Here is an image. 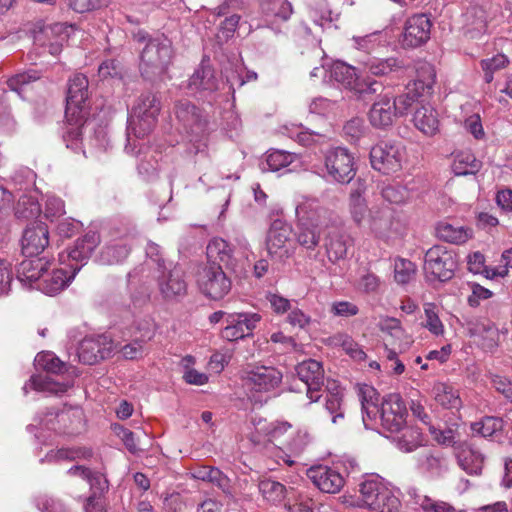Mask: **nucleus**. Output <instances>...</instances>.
Wrapping results in <instances>:
<instances>
[{
  "label": "nucleus",
  "instance_id": "nucleus-1",
  "mask_svg": "<svg viewBox=\"0 0 512 512\" xmlns=\"http://www.w3.org/2000/svg\"><path fill=\"white\" fill-rule=\"evenodd\" d=\"M174 115L178 129L186 135L190 142H198L209 133V116L200 107L187 99L174 104Z\"/></svg>",
  "mask_w": 512,
  "mask_h": 512
},
{
  "label": "nucleus",
  "instance_id": "nucleus-2",
  "mask_svg": "<svg viewBox=\"0 0 512 512\" xmlns=\"http://www.w3.org/2000/svg\"><path fill=\"white\" fill-rule=\"evenodd\" d=\"M161 110L159 97L152 93H142L132 109L128 126V140L133 134L136 138H144L152 132Z\"/></svg>",
  "mask_w": 512,
  "mask_h": 512
},
{
  "label": "nucleus",
  "instance_id": "nucleus-3",
  "mask_svg": "<svg viewBox=\"0 0 512 512\" xmlns=\"http://www.w3.org/2000/svg\"><path fill=\"white\" fill-rule=\"evenodd\" d=\"M173 57L171 41L166 37L150 39L141 53L140 71L146 78L163 75Z\"/></svg>",
  "mask_w": 512,
  "mask_h": 512
},
{
  "label": "nucleus",
  "instance_id": "nucleus-4",
  "mask_svg": "<svg viewBox=\"0 0 512 512\" xmlns=\"http://www.w3.org/2000/svg\"><path fill=\"white\" fill-rule=\"evenodd\" d=\"M359 492L365 506L378 512H398L400 500L380 477H370L360 484Z\"/></svg>",
  "mask_w": 512,
  "mask_h": 512
},
{
  "label": "nucleus",
  "instance_id": "nucleus-5",
  "mask_svg": "<svg viewBox=\"0 0 512 512\" xmlns=\"http://www.w3.org/2000/svg\"><path fill=\"white\" fill-rule=\"evenodd\" d=\"M405 147L396 141H380L370 150V163L373 169L383 175H391L402 169Z\"/></svg>",
  "mask_w": 512,
  "mask_h": 512
},
{
  "label": "nucleus",
  "instance_id": "nucleus-6",
  "mask_svg": "<svg viewBox=\"0 0 512 512\" xmlns=\"http://www.w3.org/2000/svg\"><path fill=\"white\" fill-rule=\"evenodd\" d=\"M457 258L453 250L443 245H434L428 249L424 258V271L433 279L448 281L454 276Z\"/></svg>",
  "mask_w": 512,
  "mask_h": 512
},
{
  "label": "nucleus",
  "instance_id": "nucleus-7",
  "mask_svg": "<svg viewBox=\"0 0 512 512\" xmlns=\"http://www.w3.org/2000/svg\"><path fill=\"white\" fill-rule=\"evenodd\" d=\"M199 290L209 299L220 300L231 290L232 282L221 265L206 264L197 275Z\"/></svg>",
  "mask_w": 512,
  "mask_h": 512
},
{
  "label": "nucleus",
  "instance_id": "nucleus-8",
  "mask_svg": "<svg viewBox=\"0 0 512 512\" xmlns=\"http://www.w3.org/2000/svg\"><path fill=\"white\" fill-rule=\"evenodd\" d=\"M88 78L81 73H76L68 80L66 97V118L76 122L86 119L88 110L86 102L89 97Z\"/></svg>",
  "mask_w": 512,
  "mask_h": 512
},
{
  "label": "nucleus",
  "instance_id": "nucleus-9",
  "mask_svg": "<svg viewBox=\"0 0 512 512\" xmlns=\"http://www.w3.org/2000/svg\"><path fill=\"white\" fill-rule=\"evenodd\" d=\"M296 223L302 221L307 226L330 228L336 225L337 217L329 209L323 207L318 199L303 197L295 208Z\"/></svg>",
  "mask_w": 512,
  "mask_h": 512
},
{
  "label": "nucleus",
  "instance_id": "nucleus-10",
  "mask_svg": "<svg viewBox=\"0 0 512 512\" xmlns=\"http://www.w3.org/2000/svg\"><path fill=\"white\" fill-rule=\"evenodd\" d=\"M328 176L339 183H349L356 174L354 157L347 148L333 147L324 153Z\"/></svg>",
  "mask_w": 512,
  "mask_h": 512
},
{
  "label": "nucleus",
  "instance_id": "nucleus-11",
  "mask_svg": "<svg viewBox=\"0 0 512 512\" xmlns=\"http://www.w3.org/2000/svg\"><path fill=\"white\" fill-rule=\"evenodd\" d=\"M292 227L281 219H275L268 231L266 247L268 254L278 260H284L294 253Z\"/></svg>",
  "mask_w": 512,
  "mask_h": 512
},
{
  "label": "nucleus",
  "instance_id": "nucleus-12",
  "mask_svg": "<svg viewBox=\"0 0 512 512\" xmlns=\"http://www.w3.org/2000/svg\"><path fill=\"white\" fill-rule=\"evenodd\" d=\"M158 291L163 300L179 301L187 294V282L184 272L177 266L164 267L156 276Z\"/></svg>",
  "mask_w": 512,
  "mask_h": 512
},
{
  "label": "nucleus",
  "instance_id": "nucleus-13",
  "mask_svg": "<svg viewBox=\"0 0 512 512\" xmlns=\"http://www.w3.org/2000/svg\"><path fill=\"white\" fill-rule=\"evenodd\" d=\"M69 36V26L65 23L45 24L37 22L33 29L34 43L47 47L51 55H58Z\"/></svg>",
  "mask_w": 512,
  "mask_h": 512
},
{
  "label": "nucleus",
  "instance_id": "nucleus-14",
  "mask_svg": "<svg viewBox=\"0 0 512 512\" xmlns=\"http://www.w3.org/2000/svg\"><path fill=\"white\" fill-rule=\"evenodd\" d=\"M381 426L390 433H399L406 425L407 408L399 394H389L379 407Z\"/></svg>",
  "mask_w": 512,
  "mask_h": 512
},
{
  "label": "nucleus",
  "instance_id": "nucleus-15",
  "mask_svg": "<svg viewBox=\"0 0 512 512\" xmlns=\"http://www.w3.org/2000/svg\"><path fill=\"white\" fill-rule=\"evenodd\" d=\"M100 242V234L97 231H88L82 237H79L66 251L59 254L60 264H67L68 266L81 265L82 268L91 258Z\"/></svg>",
  "mask_w": 512,
  "mask_h": 512
},
{
  "label": "nucleus",
  "instance_id": "nucleus-16",
  "mask_svg": "<svg viewBox=\"0 0 512 512\" xmlns=\"http://www.w3.org/2000/svg\"><path fill=\"white\" fill-rule=\"evenodd\" d=\"M432 22L424 13L409 17L403 26L400 43L403 48H417L424 45L431 34Z\"/></svg>",
  "mask_w": 512,
  "mask_h": 512
},
{
  "label": "nucleus",
  "instance_id": "nucleus-17",
  "mask_svg": "<svg viewBox=\"0 0 512 512\" xmlns=\"http://www.w3.org/2000/svg\"><path fill=\"white\" fill-rule=\"evenodd\" d=\"M242 378L251 390L271 392L280 386L283 374L275 367L261 365L246 369Z\"/></svg>",
  "mask_w": 512,
  "mask_h": 512
},
{
  "label": "nucleus",
  "instance_id": "nucleus-18",
  "mask_svg": "<svg viewBox=\"0 0 512 512\" xmlns=\"http://www.w3.org/2000/svg\"><path fill=\"white\" fill-rule=\"evenodd\" d=\"M62 265V267L52 268L51 270L50 265H47L37 289L41 290L47 295L57 294L66 288L70 281L81 270V265Z\"/></svg>",
  "mask_w": 512,
  "mask_h": 512
},
{
  "label": "nucleus",
  "instance_id": "nucleus-19",
  "mask_svg": "<svg viewBox=\"0 0 512 512\" xmlns=\"http://www.w3.org/2000/svg\"><path fill=\"white\" fill-rule=\"evenodd\" d=\"M306 475L313 485L323 493L336 494L345 485V477L336 467L315 465L307 469Z\"/></svg>",
  "mask_w": 512,
  "mask_h": 512
},
{
  "label": "nucleus",
  "instance_id": "nucleus-20",
  "mask_svg": "<svg viewBox=\"0 0 512 512\" xmlns=\"http://www.w3.org/2000/svg\"><path fill=\"white\" fill-rule=\"evenodd\" d=\"M113 352V342L105 335L84 338L78 348V358L83 364L94 365L109 358Z\"/></svg>",
  "mask_w": 512,
  "mask_h": 512
},
{
  "label": "nucleus",
  "instance_id": "nucleus-21",
  "mask_svg": "<svg viewBox=\"0 0 512 512\" xmlns=\"http://www.w3.org/2000/svg\"><path fill=\"white\" fill-rule=\"evenodd\" d=\"M299 379L306 385L307 397L311 402L319 401L321 388L324 384V369L322 364L314 359H309L296 366Z\"/></svg>",
  "mask_w": 512,
  "mask_h": 512
},
{
  "label": "nucleus",
  "instance_id": "nucleus-22",
  "mask_svg": "<svg viewBox=\"0 0 512 512\" xmlns=\"http://www.w3.org/2000/svg\"><path fill=\"white\" fill-rule=\"evenodd\" d=\"M260 320L261 315L258 313L227 314V326L222 330L221 336L228 341L243 339L252 334Z\"/></svg>",
  "mask_w": 512,
  "mask_h": 512
},
{
  "label": "nucleus",
  "instance_id": "nucleus-23",
  "mask_svg": "<svg viewBox=\"0 0 512 512\" xmlns=\"http://www.w3.org/2000/svg\"><path fill=\"white\" fill-rule=\"evenodd\" d=\"M49 244V231L44 223L28 226L22 237V253L26 257H36Z\"/></svg>",
  "mask_w": 512,
  "mask_h": 512
},
{
  "label": "nucleus",
  "instance_id": "nucleus-24",
  "mask_svg": "<svg viewBox=\"0 0 512 512\" xmlns=\"http://www.w3.org/2000/svg\"><path fill=\"white\" fill-rule=\"evenodd\" d=\"M192 93H213L219 89V80L209 61L203 59L188 81Z\"/></svg>",
  "mask_w": 512,
  "mask_h": 512
},
{
  "label": "nucleus",
  "instance_id": "nucleus-25",
  "mask_svg": "<svg viewBox=\"0 0 512 512\" xmlns=\"http://www.w3.org/2000/svg\"><path fill=\"white\" fill-rule=\"evenodd\" d=\"M394 104L393 95H380L378 100L372 104L368 113L371 125L376 128H386L391 126L398 117Z\"/></svg>",
  "mask_w": 512,
  "mask_h": 512
},
{
  "label": "nucleus",
  "instance_id": "nucleus-26",
  "mask_svg": "<svg viewBox=\"0 0 512 512\" xmlns=\"http://www.w3.org/2000/svg\"><path fill=\"white\" fill-rule=\"evenodd\" d=\"M393 225V213L389 207H372L368 213L366 227L376 238H387Z\"/></svg>",
  "mask_w": 512,
  "mask_h": 512
},
{
  "label": "nucleus",
  "instance_id": "nucleus-27",
  "mask_svg": "<svg viewBox=\"0 0 512 512\" xmlns=\"http://www.w3.org/2000/svg\"><path fill=\"white\" fill-rule=\"evenodd\" d=\"M326 236L325 248L326 254L330 262L337 263L347 257L348 249L352 247L353 240L345 232L339 230L335 226Z\"/></svg>",
  "mask_w": 512,
  "mask_h": 512
},
{
  "label": "nucleus",
  "instance_id": "nucleus-28",
  "mask_svg": "<svg viewBox=\"0 0 512 512\" xmlns=\"http://www.w3.org/2000/svg\"><path fill=\"white\" fill-rule=\"evenodd\" d=\"M47 265H51L44 258L28 257L24 259L17 268V279L29 287H38L40 279Z\"/></svg>",
  "mask_w": 512,
  "mask_h": 512
},
{
  "label": "nucleus",
  "instance_id": "nucleus-29",
  "mask_svg": "<svg viewBox=\"0 0 512 512\" xmlns=\"http://www.w3.org/2000/svg\"><path fill=\"white\" fill-rule=\"evenodd\" d=\"M131 247V239L128 236L111 239L102 248L100 261L107 265L121 263L130 254Z\"/></svg>",
  "mask_w": 512,
  "mask_h": 512
},
{
  "label": "nucleus",
  "instance_id": "nucleus-30",
  "mask_svg": "<svg viewBox=\"0 0 512 512\" xmlns=\"http://www.w3.org/2000/svg\"><path fill=\"white\" fill-rule=\"evenodd\" d=\"M206 254L207 264H224L228 269H235L233 249L224 239L218 237L211 239L206 247Z\"/></svg>",
  "mask_w": 512,
  "mask_h": 512
},
{
  "label": "nucleus",
  "instance_id": "nucleus-31",
  "mask_svg": "<svg viewBox=\"0 0 512 512\" xmlns=\"http://www.w3.org/2000/svg\"><path fill=\"white\" fill-rule=\"evenodd\" d=\"M363 65L365 71L375 77L389 76L402 71L405 67L404 61L397 57H370Z\"/></svg>",
  "mask_w": 512,
  "mask_h": 512
},
{
  "label": "nucleus",
  "instance_id": "nucleus-32",
  "mask_svg": "<svg viewBox=\"0 0 512 512\" xmlns=\"http://www.w3.org/2000/svg\"><path fill=\"white\" fill-rule=\"evenodd\" d=\"M412 121L414 126L426 136H433L439 131V119L437 111L429 104L419 106Z\"/></svg>",
  "mask_w": 512,
  "mask_h": 512
},
{
  "label": "nucleus",
  "instance_id": "nucleus-33",
  "mask_svg": "<svg viewBox=\"0 0 512 512\" xmlns=\"http://www.w3.org/2000/svg\"><path fill=\"white\" fill-rule=\"evenodd\" d=\"M358 396L362 406L364 425L369 427L379 413V394L374 387L363 384L358 387Z\"/></svg>",
  "mask_w": 512,
  "mask_h": 512
},
{
  "label": "nucleus",
  "instance_id": "nucleus-34",
  "mask_svg": "<svg viewBox=\"0 0 512 512\" xmlns=\"http://www.w3.org/2000/svg\"><path fill=\"white\" fill-rule=\"evenodd\" d=\"M436 235L442 241L460 245L472 237V230L461 225L440 222L436 226Z\"/></svg>",
  "mask_w": 512,
  "mask_h": 512
},
{
  "label": "nucleus",
  "instance_id": "nucleus-35",
  "mask_svg": "<svg viewBox=\"0 0 512 512\" xmlns=\"http://www.w3.org/2000/svg\"><path fill=\"white\" fill-rule=\"evenodd\" d=\"M459 466L470 475H480L484 467V456L477 449L465 446L457 454Z\"/></svg>",
  "mask_w": 512,
  "mask_h": 512
},
{
  "label": "nucleus",
  "instance_id": "nucleus-36",
  "mask_svg": "<svg viewBox=\"0 0 512 512\" xmlns=\"http://www.w3.org/2000/svg\"><path fill=\"white\" fill-rule=\"evenodd\" d=\"M433 393L435 401L445 409L458 410L462 406L459 391L448 383H436Z\"/></svg>",
  "mask_w": 512,
  "mask_h": 512
},
{
  "label": "nucleus",
  "instance_id": "nucleus-37",
  "mask_svg": "<svg viewBox=\"0 0 512 512\" xmlns=\"http://www.w3.org/2000/svg\"><path fill=\"white\" fill-rule=\"evenodd\" d=\"M296 229V241L307 251L315 250L320 243L323 231L326 230V228L307 226L303 221L301 224L296 223Z\"/></svg>",
  "mask_w": 512,
  "mask_h": 512
},
{
  "label": "nucleus",
  "instance_id": "nucleus-38",
  "mask_svg": "<svg viewBox=\"0 0 512 512\" xmlns=\"http://www.w3.org/2000/svg\"><path fill=\"white\" fill-rule=\"evenodd\" d=\"M343 392L339 387L329 389L325 395V410L331 415L333 424L341 423L345 418Z\"/></svg>",
  "mask_w": 512,
  "mask_h": 512
},
{
  "label": "nucleus",
  "instance_id": "nucleus-39",
  "mask_svg": "<svg viewBox=\"0 0 512 512\" xmlns=\"http://www.w3.org/2000/svg\"><path fill=\"white\" fill-rule=\"evenodd\" d=\"M436 80V72L432 65L423 63L417 68V77L412 84H409L414 91L421 96L429 95L433 91Z\"/></svg>",
  "mask_w": 512,
  "mask_h": 512
},
{
  "label": "nucleus",
  "instance_id": "nucleus-40",
  "mask_svg": "<svg viewBox=\"0 0 512 512\" xmlns=\"http://www.w3.org/2000/svg\"><path fill=\"white\" fill-rule=\"evenodd\" d=\"M384 355L387 360H393L398 354L407 351L413 343V339L402 328V335L384 336Z\"/></svg>",
  "mask_w": 512,
  "mask_h": 512
},
{
  "label": "nucleus",
  "instance_id": "nucleus-41",
  "mask_svg": "<svg viewBox=\"0 0 512 512\" xmlns=\"http://www.w3.org/2000/svg\"><path fill=\"white\" fill-rule=\"evenodd\" d=\"M82 416L83 414L79 410L61 411L55 415V419L63 426L58 428L53 426L52 429L63 434L79 433L82 428Z\"/></svg>",
  "mask_w": 512,
  "mask_h": 512
},
{
  "label": "nucleus",
  "instance_id": "nucleus-42",
  "mask_svg": "<svg viewBox=\"0 0 512 512\" xmlns=\"http://www.w3.org/2000/svg\"><path fill=\"white\" fill-rule=\"evenodd\" d=\"M504 427L502 418L494 416H486L480 421L471 424L473 433L478 434L484 438L494 439L501 434Z\"/></svg>",
  "mask_w": 512,
  "mask_h": 512
},
{
  "label": "nucleus",
  "instance_id": "nucleus-43",
  "mask_svg": "<svg viewBox=\"0 0 512 512\" xmlns=\"http://www.w3.org/2000/svg\"><path fill=\"white\" fill-rule=\"evenodd\" d=\"M480 168L481 162L469 151H461L454 156L452 170L455 175L475 174Z\"/></svg>",
  "mask_w": 512,
  "mask_h": 512
},
{
  "label": "nucleus",
  "instance_id": "nucleus-44",
  "mask_svg": "<svg viewBox=\"0 0 512 512\" xmlns=\"http://www.w3.org/2000/svg\"><path fill=\"white\" fill-rule=\"evenodd\" d=\"M193 478L206 481L225 489L228 484V478L216 467L198 466L191 472Z\"/></svg>",
  "mask_w": 512,
  "mask_h": 512
},
{
  "label": "nucleus",
  "instance_id": "nucleus-45",
  "mask_svg": "<svg viewBox=\"0 0 512 512\" xmlns=\"http://www.w3.org/2000/svg\"><path fill=\"white\" fill-rule=\"evenodd\" d=\"M331 77L351 91L358 80L356 69L344 62H336L333 64Z\"/></svg>",
  "mask_w": 512,
  "mask_h": 512
},
{
  "label": "nucleus",
  "instance_id": "nucleus-46",
  "mask_svg": "<svg viewBox=\"0 0 512 512\" xmlns=\"http://www.w3.org/2000/svg\"><path fill=\"white\" fill-rule=\"evenodd\" d=\"M41 213L38 200L31 195H22L16 205L15 215L21 219H34Z\"/></svg>",
  "mask_w": 512,
  "mask_h": 512
},
{
  "label": "nucleus",
  "instance_id": "nucleus-47",
  "mask_svg": "<svg viewBox=\"0 0 512 512\" xmlns=\"http://www.w3.org/2000/svg\"><path fill=\"white\" fill-rule=\"evenodd\" d=\"M400 432L401 435L396 439L397 446L400 450L412 452L421 445L422 435L418 429L405 425Z\"/></svg>",
  "mask_w": 512,
  "mask_h": 512
},
{
  "label": "nucleus",
  "instance_id": "nucleus-48",
  "mask_svg": "<svg viewBox=\"0 0 512 512\" xmlns=\"http://www.w3.org/2000/svg\"><path fill=\"white\" fill-rule=\"evenodd\" d=\"M367 204L359 194H351L350 197V213L353 221L360 228L366 227V221L369 213Z\"/></svg>",
  "mask_w": 512,
  "mask_h": 512
},
{
  "label": "nucleus",
  "instance_id": "nucleus-49",
  "mask_svg": "<svg viewBox=\"0 0 512 512\" xmlns=\"http://www.w3.org/2000/svg\"><path fill=\"white\" fill-rule=\"evenodd\" d=\"M414 504L419 506L423 512H455V509L444 501H438L426 495L414 494Z\"/></svg>",
  "mask_w": 512,
  "mask_h": 512
},
{
  "label": "nucleus",
  "instance_id": "nucleus-50",
  "mask_svg": "<svg viewBox=\"0 0 512 512\" xmlns=\"http://www.w3.org/2000/svg\"><path fill=\"white\" fill-rule=\"evenodd\" d=\"M259 490L266 500L276 503L284 499L286 488L280 482L266 479L259 483Z\"/></svg>",
  "mask_w": 512,
  "mask_h": 512
},
{
  "label": "nucleus",
  "instance_id": "nucleus-51",
  "mask_svg": "<svg viewBox=\"0 0 512 512\" xmlns=\"http://www.w3.org/2000/svg\"><path fill=\"white\" fill-rule=\"evenodd\" d=\"M112 429L115 435H117L122 440L130 453L137 455L143 451L139 445V437L134 432L120 424H114Z\"/></svg>",
  "mask_w": 512,
  "mask_h": 512
},
{
  "label": "nucleus",
  "instance_id": "nucleus-52",
  "mask_svg": "<svg viewBox=\"0 0 512 512\" xmlns=\"http://www.w3.org/2000/svg\"><path fill=\"white\" fill-rule=\"evenodd\" d=\"M384 89V86L381 82L371 79H359L357 80L352 91L358 96L360 99H366L369 96L381 93Z\"/></svg>",
  "mask_w": 512,
  "mask_h": 512
},
{
  "label": "nucleus",
  "instance_id": "nucleus-53",
  "mask_svg": "<svg viewBox=\"0 0 512 512\" xmlns=\"http://www.w3.org/2000/svg\"><path fill=\"white\" fill-rule=\"evenodd\" d=\"M289 436L285 447L295 456L302 454L311 442L310 434L306 430H297Z\"/></svg>",
  "mask_w": 512,
  "mask_h": 512
},
{
  "label": "nucleus",
  "instance_id": "nucleus-54",
  "mask_svg": "<svg viewBox=\"0 0 512 512\" xmlns=\"http://www.w3.org/2000/svg\"><path fill=\"white\" fill-rule=\"evenodd\" d=\"M295 159V155L283 150H272L267 154L266 165L271 171H279L289 166Z\"/></svg>",
  "mask_w": 512,
  "mask_h": 512
},
{
  "label": "nucleus",
  "instance_id": "nucleus-55",
  "mask_svg": "<svg viewBox=\"0 0 512 512\" xmlns=\"http://www.w3.org/2000/svg\"><path fill=\"white\" fill-rule=\"evenodd\" d=\"M508 59L504 54H497L491 58L481 60L480 66L484 72V80L486 83L493 81L494 72L503 69L508 64Z\"/></svg>",
  "mask_w": 512,
  "mask_h": 512
},
{
  "label": "nucleus",
  "instance_id": "nucleus-56",
  "mask_svg": "<svg viewBox=\"0 0 512 512\" xmlns=\"http://www.w3.org/2000/svg\"><path fill=\"white\" fill-rule=\"evenodd\" d=\"M425 323L423 324L432 334L439 336L444 333V325L441 322L437 306L434 303L424 304Z\"/></svg>",
  "mask_w": 512,
  "mask_h": 512
},
{
  "label": "nucleus",
  "instance_id": "nucleus-57",
  "mask_svg": "<svg viewBox=\"0 0 512 512\" xmlns=\"http://www.w3.org/2000/svg\"><path fill=\"white\" fill-rule=\"evenodd\" d=\"M41 78V74L36 70H29L23 73L16 74L7 81L8 87L21 94L25 87L30 83L37 81Z\"/></svg>",
  "mask_w": 512,
  "mask_h": 512
},
{
  "label": "nucleus",
  "instance_id": "nucleus-58",
  "mask_svg": "<svg viewBox=\"0 0 512 512\" xmlns=\"http://www.w3.org/2000/svg\"><path fill=\"white\" fill-rule=\"evenodd\" d=\"M421 95L414 91V89L408 85L407 92L400 94L396 97L393 96V102L396 114L398 117L405 115L408 109L413 105V103L419 98Z\"/></svg>",
  "mask_w": 512,
  "mask_h": 512
},
{
  "label": "nucleus",
  "instance_id": "nucleus-59",
  "mask_svg": "<svg viewBox=\"0 0 512 512\" xmlns=\"http://www.w3.org/2000/svg\"><path fill=\"white\" fill-rule=\"evenodd\" d=\"M36 362L48 373L61 374L66 371V364L52 353L38 354Z\"/></svg>",
  "mask_w": 512,
  "mask_h": 512
},
{
  "label": "nucleus",
  "instance_id": "nucleus-60",
  "mask_svg": "<svg viewBox=\"0 0 512 512\" xmlns=\"http://www.w3.org/2000/svg\"><path fill=\"white\" fill-rule=\"evenodd\" d=\"M421 468L432 477H439L446 470L445 459L440 455L430 454L421 460Z\"/></svg>",
  "mask_w": 512,
  "mask_h": 512
},
{
  "label": "nucleus",
  "instance_id": "nucleus-61",
  "mask_svg": "<svg viewBox=\"0 0 512 512\" xmlns=\"http://www.w3.org/2000/svg\"><path fill=\"white\" fill-rule=\"evenodd\" d=\"M292 429V425L287 421H275L267 427V435L271 441L281 445H286L289 438L286 437Z\"/></svg>",
  "mask_w": 512,
  "mask_h": 512
},
{
  "label": "nucleus",
  "instance_id": "nucleus-62",
  "mask_svg": "<svg viewBox=\"0 0 512 512\" xmlns=\"http://www.w3.org/2000/svg\"><path fill=\"white\" fill-rule=\"evenodd\" d=\"M395 280L400 284L408 283L415 274V265L410 260L398 259L395 261Z\"/></svg>",
  "mask_w": 512,
  "mask_h": 512
},
{
  "label": "nucleus",
  "instance_id": "nucleus-63",
  "mask_svg": "<svg viewBox=\"0 0 512 512\" xmlns=\"http://www.w3.org/2000/svg\"><path fill=\"white\" fill-rule=\"evenodd\" d=\"M335 340L343 347L346 353L349 354L352 358L356 360H362L365 358L364 351L347 334H338L335 336Z\"/></svg>",
  "mask_w": 512,
  "mask_h": 512
},
{
  "label": "nucleus",
  "instance_id": "nucleus-64",
  "mask_svg": "<svg viewBox=\"0 0 512 512\" xmlns=\"http://www.w3.org/2000/svg\"><path fill=\"white\" fill-rule=\"evenodd\" d=\"M263 11L282 20H287L292 14V6L287 0H275Z\"/></svg>",
  "mask_w": 512,
  "mask_h": 512
}]
</instances>
